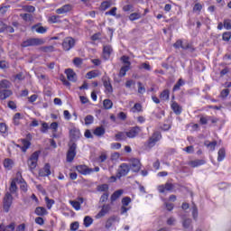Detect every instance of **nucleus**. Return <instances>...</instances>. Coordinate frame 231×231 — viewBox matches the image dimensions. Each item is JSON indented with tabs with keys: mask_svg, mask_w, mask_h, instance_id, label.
<instances>
[{
	"mask_svg": "<svg viewBox=\"0 0 231 231\" xmlns=\"http://www.w3.org/2000/svg\"><path fill=\"white\" fill-rule=\"evenodd\" d=\"M12 83L8 79H2L0 81V100H6L14 95V92L10 90Z\"/></svg>",
	"mask_w": 231,
	"mask_h": 231,
	"instance_id": "f257e3e1",
	"label": "nucleus"
},
{
	"mask_svg": "<svg viewBox=\"0 0 231 231\" xmlns=\"http://www.w3.org/2000/svg\"><path fill=\"white\" fill-rule=\"evenodd\" d=\"M44 39L42 38H30L23 41L21 44L22 48H28L30 46H42Z\"/></svg>",
	"mask_w": 231,
	"mask_h": 231,
	"instance_id": "f03ea898",
	"label": "nucleus"
},
{
	"mask_svg": "<svg viewBox=\"0 0 231 231\" xmlns=\"http://www.w3.org/2000/svg\"><path fill=\"white\" fill-rule=\"evenodd\" d=\"M40 152H34L27 160V165L30 171H34L37 168V162H39Z\"/></svg>",
	"mask_w": 231,
	"mask_h": 231,
	"instance_id": "7ed1b4c3",
	"label": "nucleus"
},
{
	"mask_svg": "<svg viewBox=\"0 0 231 231\" xmlns=\"http://www.w3.org/2000/svg\"><path fill=\"white\" fill-rule=\"evenodd\" d=\"M77 156V143H71L69 144V151L67 152V162L71 163Z\"/></svg>",
	"mask_w": 231,
	"mask_h": 231,
	"instance_id": "20e7f679",
	"label": "nucleus"
},
{
	"mask_svg": "<svg viewBox=\"0 0 231 231\" xmlns=\"http://www.w3.org/2000/svg\"><path fill=\"white\" fill-rule=\"evenodd\" d=\"M75 47V39L71 37H67L63 40L62 48L65 51H69L72 48Z\"/></svg>",
	"mask_w": 231,
	"mask_h": 231,
	"instance_id": "39448f33",
	"label": "nucleus"
},
{
	"mask_svg": "<svg viewBox=\"0 0 231 231\" xmlns=\"http://www.w3.org/2000/svg\"><path fill=\"white\" fill-rule=\"evenodd\" d=\"M14 201V197H12V194L10 192H6L4 197V209L5 212H8L10 210V207H12V203Z\"/></svg>",
	"mask_w": 231,
	"mask_h": 231,
	"instance_id": "423d86ee",
	"label": "nucleus"
},
{
	"mask_svg": "<svg viewBox=\"0 0 231 231\" xmlns=\"http://www.w3.org/2000/svg\"><path fill=\"white\" fill-rule=\"evenodd\" d=\"M128 167L132 172H140V169H142V162H140V160L138 159H132Z\"/></svg>",
	"mask_w": 231,
	"mask_h": 231,
	"instance_id": "0eeeda50",
	"label": "nucleus"
},
{
	"mask_svg": "<svg viewBox=\"0 0 231 231\" xmlns=\"http://www.w3.org/2000/svg\"><path fill=\"white\" fill-rule=\"evenodd\" d=\"M129 171H131V169L129 168V164L127 163H122L119 166L117 174H116V178L121 179L122 176H127V174H129Z\"/></svg>",
	"mask_w": 231,
	"mask_h": 231,
	"instance_id": "6e6552de",
	"label": "nucleus"
},
{
	"mask_svg": "<svg viewBox=\"0 0 231 231\" xmlns=\"http://www.w3.org/2000/svg\"><path fill=\"white\" fill-rule=\"evenodd\" d=\"M76 171H78V172H79V174H82L83 176H88V174H91V172H94V170L84 165H78L76 167Z\"/></svg>",
	"mask_w": 231,
	"mask_h": 231,
	"instance_id": "1a4fd4ad",
	"label": "nucleus"
},
{
	"mask_svg": "<svg viewBox=\"0 0 231 231\" xmlns=\"http://www.w3.org/2000/svg\"><path fill=\"white\" fill-rule=\"evenodd\" d=\"M142 128L140 126H134L126 132L127 138H136L137 134H140Z\"/></svg>",
	"mask_w": 231,
	"mask_h": 231,
	"instance_id": "9d476101",
	"label": "nucleus"
},
{
	"mask_svg": "<svg viewBox=\"0 0 231 231\" xmlns=\"http://www.w3.org/2000/svg\"><path fill=\"white\" fill-rule=\"evenodd\" d=\"M111 212V205L105 204L102 206L101 210L98 212V214L96 216L97 219H100V217H104L106 214H109Z\"/></svg>",
	"mask_w": 231,
	"mask_h": 231,
	"instance_id": "9b49d317",
	"label": "nucleus"
},
{
	"mask_svg": "<svg viewBox=\"0 0 231 231\" xmlns=\"http://www.w3.org/2000/svg\"><path fill=\"white\" fill-rule=\"evenodd\" d=\"M51 174V166L50 163H46L42 169L39 171V176L42 178H46V176H50Z\"/></svg>",
	"mask_w": 231,
	"mask_h": 231,
	"instance_id": "f8f14e48",
	"label": "nucleus"
},
{
	"mask_svg": "<svg viewBox=\"0 0 231 231\" xmlns=\"http://www.w3.org/2000/svg\"><path fill=\"white\" fill-rule=\"evenodd\" d=\"M174 184L166 182L164 185L158 186V190L161 192V194H163V192H171V190H173Z\"/></svg>",
	"mask_w": 231,
	"mask_h": 231,
	"instance_id": "ddd939ff",
	"label": "nucleus"
},
{
	"mask_svg": "<svg viewBox=\"0 0 231 231\" xmlns=\"http://www.w3.org/2000/svg\"><path fill=\"white\" fill-rule=\"evenodd\" d=\"M71 10H73V5L67 4L56 9V14H58V15H62L68 14V12H71Z\"/></svg>",
	"mask_w": 231,
	"mask_h": 231,
	"instance_id": "4468645a",
	"label": "nucleus"
},
{
	"mask_svg": "<svg viewBox=\"0 0 231 231\" xmlns=\"http://www.w3.org/2000/svg\"><path fill=\"white\" fill-rule=\"evenodd\" d=\"M102 80L106 91H107V93H113V85H111V79H109V77L107 76H104Z\"/></svg>",
	"mask_w": 231,
	"mask_h": 231,
	"instance_id": "2eb2a0df",
	"label": "nucleus"
},
{
	"mask_svg": "<svg viewBox=\"0 0 231 231\" xmlns=\"http://www.w3.org/2000/svg\"><path fill=\"white\" fill-rule=\"evenodd\" d=\"M21 144H17V147L21 149L22 152H26L28 151V148L31 147L32 143L28 139H21L20 140Z\"/></svg>",
	"mask_w": 231,
	"mask_h": 231,
	"instance_id": "dca6fc26",
	"label": "nucleus"
},
{
	"mask_svg": "<svg viewBox=\"0 0 231 231\" xmlns=\"http://www.w3.org/2000/svg\"><path fill=\"white\" fill-rule=\"evenodd\" d=\"M65 74L67 75V79L68 80H69V82H77V73H75L73 69H65Z\"/></svg>",
	"mask_w": 231,
	"mask_h": 231,
	"instance_id": "f3484780",
	"label": "nucleus"
},
{
	"mask_svg": "<svg viewBox=\"0 0 231 231\" xmlns=\"http://www.w3.org/2000/svg\"><path fill=\"white\" fill-rule=\"evenodd\" d=\"M32 31L35 32L36 33L43 34V33H46V32H48V27H44L41 25V23H37L32 26Z\"/></svg>",
	"mask_w": 231,
	"mask_h": 231,
	"instance_id": "a211bd4d",
	"label": "nucleus"
},
{
	"mask_svg": "<svg viewBox=\"0 0 231 231\" xmlns=\"http://www.w3.org/2000/svg\"><path fill=\"white\" fill-rule=\"evenodd\" d=\"M114 223H120V217H117V216H113V217H110L106 222V225H105V227L106 228H111V226H113V224Z\"/></svg>",
	"mask_w": 231,
	"mask_h": 231,
	"instance_id": "6ab92c4d",
	"label": "nucleus"
},
{
	"mask_svg": "<svg viewBox=\"0 0 231 231\" xmlns=\"http://www.w3.org/2000/svg\"><path fill=\"white\" fill-rule=\"evenodd\" d=\"M70 140H79L80 138V130L77 127H73L69 130Z\"/></svg>",
	"mask_w": 231,
	"mask_h": 231,
	"instance_id": "aec40b11",
	"label": "nucleus"
},
{
	"mask_svg": "<svg viewBox=\"0 0 231 231\" xmlns=\"http://www.w3.org/2000/svg\"><path fill=\"white\" fill-rule=\"evenodd\" d=\"M112 53H113V47H111V45H105L103 47L104 59H106V60L109 59V57H111Z\"/></svg>",
	"mask_w": 231,
	"mask_h": 231,
	"instance_id": "412c9836",
	"label": "nucleus"
},
{
	"mask_svg": "<svg viewBox=\"0 0 231 231\" xmlns=\"http://www.w3.org/2000/svg\"><path fill=\"white\" fill-rule=\"evenodd\" d=\"M205 163H207V162H205V160L197 159L195 161L189 162L188 165H189L190 167L196 168V167H199L201 165H205Z\"/></svg>",
	"mask_w": 231,
	"mask_h": 231,
	"instance_id": "4be33fe9",
	"label": "nucleus"
},
{
	"mask_svg": "<svg viewBox=\"0 0 231 231\" xmlns=\"http://www.w3.org/2000/svg\"><path fill=\"white\" fill-rule=\"evenodd\" d=\"M171 107L173 113H175V115H181L182 109H181V106H180V104H178L175 101H172Z\"/></svg>",
	"mask_w": 231,
	"mask_h": 231,
	"instance_id": "5701e85b",
	"label": "nucleus"
},
{
	"mask_svg": "<svg viewBox=\"0 0 231 231\" xmlns=\"http://www.w3.org/2000/svg\"><path fill=\"white\" fill-rule=\"evenodd\" d=\"M15 230V223L12 222L10 225L5 226V224L0 225V231H14Z\"/></svg>",
	"mask_w": 231,
	"mask_h": 231,
	"instance_id": "b1692460",
	"label": "nucleus"
},
{
	"mask_svg": "<svg viewBox=\"0 0 231 231\" xmlns=\"http://www.w3.org/2000/svg\"><path fill=\"white\" fill-rule=\"evenodd\" d=\"M171 97V91L169 89H164L161 95H160V98L161 100H162L163 102H167V100H169Z\"/></svg>",
	"mask_w": 231,
	"mask_h": 231,
	"instance_id": "393cba45",
	"label": "nucleus"
},
{
	"mask_svg": "<svg viewBox=\"0 0 231 231\" xmlns=\"http://www.w3.org/2000/svg\"><path fill=\"white\" fill-rule=\"evenodd\" d=\"M10 80H12V82H21V80H24V75L23 74V72H20L16 75H13L10 78Z\"/></svg>",
	"mask_w": 231,
	"mask_h": 231,
	"instance_id": "a878e982",
	"label": "nucleus"
},
{
	"mask_svg": "<svg viewBox=\"0 0 231 231\" xmlns=\"http://www.w3.org/2000/svg\"><path fill=\"white\" fill-rule=\"evenodd\" d=\"M93 134L95 136H104L106 134V128L104 126H98L94 130Z\"/></svg>",
	"mask_w": 231,
	"mask_h": 231,
	"instance_id": "bb28decb",
	"label": "nucleus"
},
{
	"mask_svg": "<svg viewBox=\"0 0 231 231\" xmlns=\"http://www.w3.org/2000/svg\"><path fill=\"white\" fill-rule=\"evenodd\" d=\"M124 194V190L119 189L115 191L112 196H111V202L113 203L114 201H116L118 199V198H120V196H122Z\"/></svg>",
	"mask_w": 231,
	"mask_h": 231,
	"instance_id": "cd10ccee",
	"label": "nucleus"
},
{
	"mask_svg": "<svg viewBox=\"0 0 231 231\" xmlns=\"http://www.w3.org/2000/svg\"><path fill=\"white\" fill-rule=\"evenodd\" d=\"M157 141H154V139H152V137L149 138L148 142L144 144L145 149L150 150L156 145Z\"/></svg>",
	"mask_w": 231,
	"mask_h": 231,
	"instance_id": "c85d7f7f",
	"label": "nucleus"
},
{
	"mask_svg": "<svg viewBox=\"0 0 231 231\" xmlns=\"http://www.w3.org/2000/svg\"><path fill=\"white\" fill-rule=\"evenodd\" d=\"M34 212L36 216H46L48 214V211L42 207L36 208Z\"/></svg>",
	"mask_w": 231,
	"mask_h": 231,
	"instance_id": "c756f323",
	"label": "nucleus"
},
{
	"mask_svg": "<svg viewBox=\"0 0 231 231\" xmlns=\"http://www.w3.org/2000/svg\"><path fill=\"white\" fill-rule=\"evenodd\" d=\"M225 156H226V152L224 148H221L218 151L217 162H223V160H225Z\"/></svg>",
	"mask_w": 231,
	"mask_h": 231,
	"instance_id": "7c9ffc66",
	"label": "nucleus"
},
{
	"mask_svg": "<svg viewBox=\"0 0 231 231\" xmlns=\"http://www.w3.org/2000/svg\"><path fill=\"white\" fill-rule=\"evenodd\" d=\"M97 192H107L109 190V185L107 184H101L97 187Z\"/></svg>",
	"mask_w": 231,
	"mask_h": 231,
	"instance_id": "2f4dec72",
	"label": "nucleus"
},
{
	"mask_svg": "<svg viewBox=\"0 0 231 231\" xmlns=\"http://www.w3.org/2000/svg\"><path fill=\"white\" fill-rule=\"evenodd\" d=\"M4 167L8 170L12 169L14 167V161L12 159H5L4 161Z\"/></svg>",
	"mask_w": 231,
	"mask_h": 231,
	"instance_id": "473e14b6",
	"label": "nucleus"
},
{
	"mask_svg": "<svg viewBox=\"0 0 231 231\" xmlns=\"http://www.w3.org/2000/svg\"><path fill=\"white\" fill-rule=\"evenodd\" d=\"M116 138L117 141L127 140V132H119L118 134H116Z\"/></svg>",
	"mask_w": 231,
	"mask_h": 231,
	"instance_id": "72a5a7b5",
	"label": "nucleus"
},
{
	"mask_svg": "<svg viewBox=\"0 0 231 231\" xmlns=\"http://www.w3.org/2000/svg\"><path fill=\"white\" fill-rule=\"evenodd\" d=\"M91 225H93V218L89 216L85 217L84 226L88 228V226H91Z\"/></svg>",
	"mask_w": 231,
	"mask_h": 231,
	"instance_id": "f704fd0d",
	"label": "nucleus"
},
{
	"mask_svg": "<svg viewBox=\"0 0 231 231\" xmlns=\"http://www.w3.org/2000/svg\"><path fill=\"white\" fill-rule=\"evenodd\" d=\"M182 50H188L189 51H194V47L192 46V44L185 42H182Z\"/></svg>",
	"mask_w": 231,
	"mask_h": 231,
	"instance_id": "c9c22d12",
	"label": "nucleus"
},
{
	"mask_svg": "<svg viewBox=\"0 0 231 231\" xmlns=\"http://www.w3.org/2000/svg\"><path fill=\"white\" fill-rule=\"evenodd\" d=\"M103 106L105 109H111V107H113V101H111V99H105L103 101Z\"/></svg>",
	"mask_w": 231,
	"mask_h": 231,
	"instance_id": "e433bc0d",
	"label": "nucleus"
},
{
	"mask_svg": "<svg viewBox=\"0 0 231 231\" xmlns=\"http://www.w3.org/2000/svg\"><path fill=\"white\" fill-rule=\"evenodd\" d=\"M192 223V220L190 218H186L183 223L182 226L186 230H190V225Z\"/></svg>",
	"mask_w": 231,
	"mask_h": 231,
	"instance_id": "4c0bfd02",
	"label": "nucleus"
},
{
	"mask_svg": "<svg viewBox=\"0 0 231 231\" xmlns=\"http://www.w3.org/2000/svg\"><path fill=\"white\" fill-rule=\"evenodd\" d=\"M134 86H136V81L133 80V79H128L125 82V88L127 89H131L132 88H134Z\"/></svg>",
	"mask_w": 231,
	"mask_h": 231,
	"instance_id": "58836bf2",
	"label": "nucleus"
},
{
	"mask_svg": "<svg viewBox=\"0 0 231 231\" xmlns=\"http://www.w3.org/2000/svg\"><path fill=\"white\" fill-rule=\"evenodd\" d=\"M9 190L11 194H15V192L17 191V184L15 180H12Z\"/></svg>",
	"mask_w": 231,
	"mask_h": 231,
	"instance_id": "ea45409f",
	"label": "nucleus"
},
{
	"mask_svg": "<svg viewBox=\"0 0 231 231\" xmlns=\"http://www.w3.org/2000/svg\"><path fill=\"white\" fill-rule=\"evenodd\" d=\"M184 85H185V81L180 79L178 82L174 85L173 91H178V89H180V88H181V86H184Z\"/></svg>",
	"mask_w": 231,
	"mask_h": 231,
	"instance_id": "a19ab883",
	"label": "nucleus"
},
{
	"mask_svg": "<svg viewBox=\"0 0 231 231\" xmlns=\"http://www.w3.org/2000/svg\"><path fill=\"white\" fill-rule=\"evenodd\" d=\"M69 204L73 208H75V210H80V202L77 200H69Z\"/></svg>",
	"mask_w": 231,
	"mask_h": 231,
	"instance_id": "79ce46f5",
	"label": "nucleus"
},
{
	"mask_svg": "<svg viewBox=\"0 0 231 231\" xmlns=\"http://www.w3.org/2000/svg\"><path fill=\"white\" fill-rule=\"evenodd\" d=\"M13 181H15V183H16V181L18 183H23L24 181V179H23V174L21 173V171H18L16 173V177Z\"/></svg>",
	"mask_w": 231,
	"mask_h": 231,
	"instance_id": "37998d69",
	"label": "nucleus"
},
{
	"mask_svg": "<svg viewBox=\"0 0 231 231\" xmlns=\"http://www.w3.org/2000/svg\"><path fill=\"white\" fill-rule=\"evenodd\" d=\"M94 117L91 115H88L85 117V125H91L93 124Z\"/></svg>",
	"mask_w": 231,
	"mask_h": 231,
	"instance_id": "c03bdc74",
	"label": "nucleus"
},
{
	"mask_svg": "<svg viewBox=\"0 0 231 231\" xmlns=\"http://www.w3.org/2000/svg\"><path fill=\"white\" fill-rule=\"evenodd\" d=\"M150 138L153 139L155 142H160V140H162V134L160 132H154Z\"/></svg>",
	"mask_w": 231,
	"mask_h": 231,
	"instance_id": "a18cd8bd",
	"label": "nucleus"
},
{
	"mask_svg": "<svg viewBox=\"0 0 231 231\" xmlns=\"http://www.w3.org/2000/svg\"><path fill=\"white\" fill-rule=\"evenodd\" d=\"M107 199H109V193L108 192H105L100 197L99 203H106V201H107Z\"/></svg>",
	"mask_w": 231,
	"mask_h": 231,
	"instance_id": "49530a36",
	"label": "nucleus"
},
{
	"mask_svg": "<svg viewBox=\"0 0 231 231\" xmlns=\"http://www.w3.org/2000/svg\"><path fill=\"white\" fill-rule=\"evenodd\" d=\"M142 17V14L139 13H134L129 15L130 21H136Z\"/></svg>",
	"mask_w": 231,
	"mask_h": 231,
	"instance_id": "de8ad7c7",
	"label": "nucleus"
},
{
	"mask_svg": "<svg viewBox=\"0 0 231 231\" xmlns=\"http://www.w3.org/2000/svg\"><path fill=\"white\" fill-rule=\"evenodd\" d=\"M121 203L123 207H129V204L131 203V199L129 197H125L122 199Z\"/></svg>",
	"mask_w": 231,
	"mask_h": 231,
	"instance_id": "09e8293b",
	"label": "nucleus"
},
{
	"mask_svg": "<svg viewBox=\"0 0 231 231\" xmlns=\"http://www.w3.org/2000/svg\"><path fill=\"white\" fill-rule=\"evenodd\" d=\"M21 17L22 19H23V21H27V22L33 21V16L30 14H21Z\"/></svg>",
	"mask_w": 231,
	"mask_h": 231,
	"instance_id": "8fccbe9b",
	"label": "nucleus"
},
{
	"mask_svg": "<svg viewBox=\"0 0 231 231\" xmlns=\"http://www.w3.org/2000/svg\"><path fill=\"white\" fill-rule=\"evenodd\" d=\"M133 113H140L142 111V105L140 103H136L132 108Z\"/></svg>",
	"mask_w": 231,
	"mask_h": 231,
	"instance_id": "3c124183",
	"label": "nucleus"
},
{
	"mask_svg": "<svg viewBox=\"0 0 231 231\" xmlns=\"http://www.w3.org/2000/svg\"><path fill=\"white\" fill-rule=\"evenodd\" d=\"M60 17V16H59V15H52V16H50L49 19H48V22H49V23H59Z\"/></svg>",
	"mask_w": 231,
	"mask_h": 231,
	"instance_id": "603ef678",
	"label": "nucleus"
},
{
	"mask_svg": "<svg viewBox=\"0 0 231 231\" xmlns=\"http://www.w3.org/2000/svg\"><path fill=\"white\" fill-rule=\"evenodd\" d=\"M137 86H138V93H140V95H143V93H145V87H143V85L140 81L137 83Z\"/></svg>",
	"mask_w": 231,
	"mask_h": 231,
	"instance_id": "864d4df0",
	"label": "nucleus"
},
{
	"mask_svg": "<svg viewBox=\"0 0 231 231\" xmlns=\"http://www.w3.org/2000/svg\"><path fill=\"white\" fill-rule=\"evenodd\" d=\"M45 201L47 203V208H51V207L55 204V200L50 199V198L46 197Z\"/></svg>",
	"mask_w": 231,
	"mask_h": 231,
	"instance_id": "5fc2aeb1",
	"label": "nucleus"
},
{
	"mask_svg": "<svg viewBox=\"0 0 231 231\" xmlns=\"http://www.w3.org/2000/svg\"><path fill=\"white\" fill-rule=\"evenodd\" d=\"M228 95H230V89H228V88L223 89V90L221 91V93H220V97H221L222 98H226V97H228Z\"/></svg>",
	"mask_w": 231,
	"mask_h": 231,
	"instance_id": "6e6d98bb",
	"label": "nucleus"
},
{
	"mask_svg": "<svg viewBox=\"0 0 231 231\" xmlns=\"http://www.w3.org/2000/svg\"><path fill=\"white\" fill-rule=\"evenodd\" d=\"M19 120H21V113H16L14 116V125H19Z\"/></svg>",
	"mask_w": 231,
	"mask_h": 231,
	"instance_id": "4d7b16f0",
	"label": "nucleus"
},
{
	"mask_svg": "<svg viewBox=\"0 0 231 231\" xmlns=\"http://www.w3.org/2000/svg\"><path fill=\"white\" fill-rule=\"evenodd\" d=\"M73 64L76 65L77 68H80V66H82V59L75 58L73 60Z\"/></svg>",
	"mask_w": 231,
	"mask_h": 231,
	"instance_id": "13d9d810",
	"label": "nucleus"
},
{
	"mask_svg": "<svg viewBox=\"0 0 231 231\" xmlns=\"http://www.w3.org/2000/svg\"><path fill=\"white\" fill-rule=\"evenodd\" d=\"M23 10L25 12H29L31 14H33V12H35V6H33V5H26V6L23 7Z\"/></svg>",
	"mask_w": 231,
	"mask_h": 231,
	"instance_id": "bf43d9fd",
	"label": "nucleus"
},
{
	"mask_svg": "<svg viewBox=\"0 0 231 231\" xmlns=\"http://www.w3.org/2000/svg\"><path fill=\"white\" fill-rule=\"evenodd\" d=\"M111 7V2H103L101 4V9L106 11L107 10V8H110Z\"/></svg>",
	"mask_w": 231,
	"mask_h": 231,
	"instance_id": "052dcab7",
	"label": "nucleus"
},
{
	"mask_svg": "<svg viewBox=\"0 0 231 231\" xmlns=\"http://www.w3.org/2000/svg\"><path fill=\"white\" fill-rule=\"evenodd\" d=\"M201 10H203V5H201V4L199 3L195 4L193 7V12H201Z\"/></svg>",
	"mask_w": 231,
	"mask_h": 231,
	"instance_id": "680f3d73",
	"label": "nucleus"
},
{
	"mask_svg": "<svg viewBox=\"0 0 231 231\" xmlns=\"http://www.w3.org/2000/svg\"><path fill=\"white\" fill-rule=\"evenodd\" d=\"M87 77L89 79H96V77H98V74L95 71H89V72L87 73Z\"/></svg>",
	"mask_w": 231,
	"mask_h": 231,
	"instance_id": "e2e57ef3",
	"label": "nucleus"
},
{
	"mask_svg": "<svg viewBox=\"0 0 231 231\" xmlns=\"http://www.w3.org/2000/svg\"><path fill=\"white\" fill-rule=\"evenodd\" d=\"M116 7H113L110 11H108V12H106L105 13V15H113V16H115V15H116Z\"/></svg>",
	"mask_w": 231,
	"mask_h": 231,
	"instance_id": "0e129e2a",
	"label": "nucleus"
},
{
	"mask_svg": "<svg viewBox=\"0 0 231 231\" xmlns=\"http://www.w3.org/2000/svg\"><path fill=\"white\" fill-rule=\"evenodd\" d=\"M224 28H226V30H231L230 20H224Z\"/></svg>",
	"mask_w": 231,
	"mask_h": 231,
	"instance_id": "69168bd1",
	"label": "nucleus"
},
{
	"mask_svg": "<svg viewBox=\"0 0 231 231\" xmlns=\"http://www.w3.org/2000/svg\"><path fill=\"white\" fill-rule=\"evenodd\" d=\"M70 230L77 231L79 230V222H74L70 224Z\"/></svg>",
	"mask_w": 231,
	"mask_h": 231,
	"instance_id": "338daca9",
	"label": "nucleus"
},
{
	"mask_svg": "<svg viewBox=\"0 0 231 231\" xmlns=\"http://www.w3.org/2000/svg\"><path fill=\"white\" fill-rule=\"evenodd\" d=\"M16 231H26V224H20L17 226Z\"/></svg>",
	"mask_w": 231,
	"mask_h": 231,
	"instance_id": "774afa93",
	"label": "nucleus"
}]
</instances>
